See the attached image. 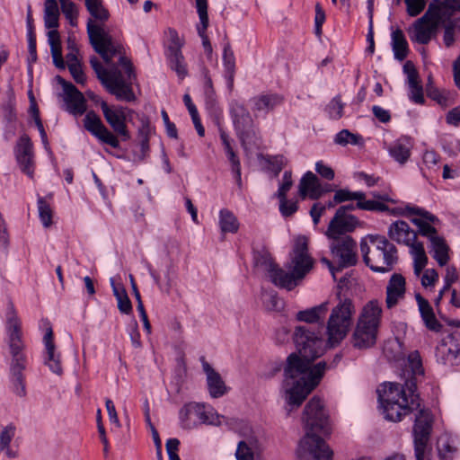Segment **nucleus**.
<instances>
[{
	"label": "nucleus",
	"instance_id": "obj_18",
	"mask_svg": "<svg viewBox=\"0 0 460 460\" xmlns=\"http://www.w3.org/2000/svg\"><path fill=\"white\" fill-rule=\"evenodd\" d=\"M334 204L343 203L349 200H356V207L358 209L367 211H387L388 207L377 200L366 199V193L363 191H352L349 189H339L333 196Z\"/></svg>",
	"mask_w": 460,
	"mask_h": 460
},
{
	"label": "nucleus",
	"instance_id": "obj_4",
	"mask_svg": "<svg viewBox=\"0 0 460 460\" xmlns=\"http://www.w3.org/2000/svg\"><path fill=\"white\" fill-rule=\"evenodd\" d=\"M90 64L97 75L98 79L107 90L119 101L132 102L135 94L131 87L134 71L130 60L120 56L119 66H112L109 69L103 68L97 58H92Z\"/></svg>",
	"mask_w": 460,
	"mask_h": 460
},
{
	"label": "nucleus",
	"instance_id": "obj_12",
	"mask_svg": "<svg viewBox=\"0 0 460 460\" xmlns=\"http://www.w3.org/2000/svg\"><path fill=\"white\" fill-rule=\"evenodd\" d=\"M435 4H429L424 15L417 19L409 28L408 33L411 41L425 45L435 35L441 22L433 14Z\"/></svg>",
	"mask_w": 460,
	"mask_h": 460
},
{
	"label": "nucleus",
	"instance_id": "obj_34",
	"mask_svg": "<svg viewBox=\"0 0 460 460\" xmlns=\"http://www.w3.org/2000/svg\"><path fill=\"white\" fill-rule=\"evenodd\" d=\"M269 279L277 287L286 288L288 290L293 289L297 286V281L300 280L294 272H287L283 269L279 268L277 264L267 275Z\"/></svg>",
	"mask_w": 460,
	"mask_h": 460
},
{
	"label": "nucleus",
	"instance_id": "obj_41",
	"mask_svg": "<svg viewBox=\"0 0 460 460\" xmlns=\"http://www.w3.org/2000/svg\"><path fill=\"white\" fill-rule=\"evenodd\" d=\"M410 248V253L413 260V271L417 277H420L422 270L428 263V256L425 252L423 243H416Z\"/></svg>",
	"mask_w": 460,
	"mask_h": 460
},
{
	"label": "nucleus",
	"instance_id": "obj_17",
	"mask_svg": "<svg viewBox=\"0 0 460 460\" xmlns=\"http://www.w3.org/2000/svg\"><path fill=\"white\" fill-rule=\"evenodd\" d=\"M436 358L444 365L460 364V332L449 333L440 341L436 349Z\"/></svg>",
	"mask_w": 460,
	"mask_h": 460
},
{
	"label": "nucleus",
	"instance_id": "obj_8",
	"mask_svg": "<svg viewBox=\"0 0 460 460\" xmlns=\"http://www.w3.org/2000/svg\"><path fill=\"white\" fill-rule=\"evenodd\" d=\"M181 426L185 429H196L200 425L219 426L224 416L219 415L210 405L190 402L185 403L179 411Z\"/></svg>",
	"mask_w": 460,
	"mask_h": 460
},
{
	"label": "nucleus",
	"instance_id": "obj_44",
	"mask_svg": "<svg viewBox=\"0 0 460 460\" xmlns=\"http://www.w3.org/2000/svg\"><path fill=\"white\" fill-rule=\"evenodd\" d=\"M437 447L440 457L445 460L452 459L457 450L456 441L447 434L438 438Z\"/></svg>",
	"mask_w": 460,
	"mask_h": 460
},
{
	"label": "nucleus",
	"instance_id": "obj_29",
	"mask_svg": "<svg viewBox=\"0 0 460 460\" xmlns=\"http://www.w3.org/2000/svg\"><path fill=\"white\" fill-rule=\"evenodd\" d=\"M43 342L46 350L44 358L45 364L49 367V370L54 374H62V366L60 361V354L56 351V347L53 341V332L49 327L43 337Z\"/></svg>",
	"mask_w": 460,
	"mask_h": 460
},
{
	"label": "nucleus",
	"instance_id": "obj_1",
	"mask_svg": "<svg viewBox=\"0 0 460 460\" xmlns=\"http://www.w3.org/2000/svg\"><path fill=\"white\" fill-rule=\"evenodd\" d=\"M294 341L298 354H291L284 369L282 390L287 404L299 407L307 395L318 385L326 369L323 361L312 366L325 349L323 340L303 326L296 328Z\"/></svg>",
	"mask_w": 460,
	"mask_h": 460
},
{
	"label": "nucleus",
	"instance_id": "obj_35",
	"mask_svg": "<svg viewBox=\"0 0 460 460\" xmlns=\"http://www.w3.org/2000/svg\"><path fill=\"white\" fill-rule=\"evenodd\" d=\"M429 4H435L433 14L441 22L450 21L452 15L460 12V0H433Z\"/></svg>",
	"mask_w": 460,
	"mask_h": 460
},
{
	"label": "nucleus",
	"instance_id": "obj_15",
	"mask_svg": "<svg viewBox=\"0 0 460 460\" xmlns=\"http://www.w3.org/2000/svg\"><path fill=\"white\" fill-rule=\"evenodd\" d=\"M101 108L103 116L116 133V137H121L122 140L127 141L130 138V134L128 129L126 120L128 114L131 111L130 110L122 106H109L106 102H101Z\"/></svg>",
	"mask_w": 460,
	"mask_h": 460
},
{
	"label": "nucleus",
	"instance_id": "obj_5",
	"mask_svg": "<svg viewBox=\"0 0 460 460\" xmlns=\"http://www.w3.org/2000/svg\"><path fill=\"white\" fill-rule=\"evenodd\" d=\"M368 242L369 245L363 242L360 243L366 264L376 272L392 270L398 259L396 247L382 235H369Z\"/></svg>",
	"mask_w": 460,
	"mask_h": 460
},
{
	"label": "nucleus",
	"instance_id": "obj_62",
	"mask_svg": "<svg viewBox=\"0 0 460 460\" xmlns=\"http://www.w3.org/2000/svg\"><path fill=\"white\" fill-rule=\"evenodd\" d=\"M315 171L319 173L323 178L326 180H332L334 178V171L327 164H325L323 161H319L315 164Z\"/></svg>",
	"mask_w": 460,
	"mask_h": 460
},
{
	"label": "nucleus",
	"instance_id": "obj_38",
	"mask_svg": "<svg viewBox=\"0 0 460 460\" xmlns=\"http://www.w3.org/2000/svg\"><path fill=\"white\" fill-rule=\"evenodd\" d=\"M110 283L112 288L113 295L117 299L119 312L125 314H131L132 305L124 286L120 283H116L113 278L110 279Z\"/></svg>",
	"mask_w": 460,
	"mask_h": 460
},
{
	"label": "nucleus",
	"instance_id": "obj_9",
	"mask_svg": "<svg viewBox=\"0 0 460 460\" xmlns=\"http://www.w3.org/2000/svg\"><path fill=\"white\" fill-rule=\"evenodd\" d=\"M87 33L93 48L107 65L111 64L115 55L121 54V45L115 43L112 37L101 26L93 24L92 20L87 22Z\"/></svg>",
	"mask_w": 460,
	"mask_h": 460
},
{
	"label": "nucleus",
	"instance_id": "obj_57",
	"mask_svg": "<svg viewBox=\"0 0 460 460\" xmlns=\"http://www.w3.org/2000/svg\"><path fill=\"white\" fill-rule=\"evenodd\" d=\"M223 61L226 72L233 75L235 66V58L229 44H226L224 47Z\"/></svg>",
	"mask_w": 460,
	"mask_h": 460
},
{
	"label": "nucleus",
	"instance_id": "obj_21",
	"mask_svg": "<svg viewBox=\"0 0 460 460\" xmlns=\"http://www.w3.org/2000/svg\"><path fill=\"white\" fill-rule=\"evenodd\" d=\"M84 128L101 142L110 145L114 148L119 146V140L114 133L109 130L100 117L93 111L86 113L84 119Z\"/></svg>",
	"mask_w": 460,
	"mask_h": 460
},
{
	"label": "nucleus",
	"instance_id": "obj_3",
	"mask_svg": "<svg viewBox=\"0 0 460 460\" xmlns=\"http://www.w3.org/2000/svg\"><path fill=\"white\" fill-rule=\"evenodd\" d=\"M406 371L411 376L405 381L404 386L395 383L385 384L378 390V398L385 418L391 421H400L402 416L420 407L419 396L415 394L416 376L423 374L420 356L417 350L407 357Z\"/></svg>",
	"mask_w": 460,
	"mask_h": 460
},
{
	"label": "nucleus",
	"instance_id": "obj_39",
	"mask_svg": "<svg viewBox=\"0 0 460 460\" xmlns=\"http://www.w3.org/2000/svg\"><path fill=\"white\" fill-rule=\"evenodd\" d=\"M392 49L394 58L400 61L406 58L409 53L407 40L402 30L397 29L392 32Z\"/></svg>",
	"mask_w": 460,
	"mask_h": 460
},
{
	"label": "nucleus",
	"instance_id": "obj_53",
	"mask_svg": "<svg viewBox=\"0 0 460 460\" xmlns=\"http://www.w3.org/2000/svg\"><path fill=\"white\" fill-rule=\"evenodd\" d=\"M166 33L170 41L169 53L181 52V49L184 44V40L179 36L176 30L169 28Z\"/></svg>",
	"mask_w": 460,
	"mask_h": 460
},
{
	"label": "nucleus",
	"instance_id": "obj_31",
	"mask_svg": "<svg viewBox=\"0 0 460 460\" xmlns=\"http://www.w3.org/2000/svg\"><path fill=\"white\" fill-rule=\"evenodd\" d=\"M202 367L207 376V385L211 397L218 398L227 392V388L221 376L205 360L202 361Z\"/></svg>",
	"mask_w": 460,
	"mask_h": 460
},
{
	"label": "nucleus",
	"instance_id": "obj_58",
	"mask_svg": "<svg viewBox=\"0 0 460 460\" xmlns=\"http://www.w3.org/2000/svg\"><path fill=\"white\" fill-rule=\"evenodd\" d=\"M292 186V173L290 171H286L283 174L282 181L280 182L279 190L276 192L275 196L277 198L287 197V193L289 191Z\"/></svg>",
	"mask_w": 460,
	"mask_h": 460
},
{
	"label": "nucleus",
	"instance_id": "obj_48",
	"mask_svg": "<svg viewBox=\"0 0 460 460\" xmlns=\"http://www.w3.org/2000/svg\"><path fill=\"white\" fill-rule=\"evenodd\" d=\"M38 211L41 224L49 228L52 225L53 210L43 198L38 199Z\"/></svg>",
	"mask_w": 460,
	"mask_h": 460
},
{
	"label": "nucleus",
	"instance_id": "obj_36",
	"mask_svg": "<svg viewBox=\"0 0 460 460\" xmlns=\"http://www.w3.org/2000/svg\"><path fill=\"white\" fill-rule=\"evenodd\" d=\"M430 243V252L433 259L441 267L447 264L449 261V246L443 236L433 237Z\"/></svg>",
	"mask_w": 460,
	"mask_h": 460
},
{
	"label": "nucleus",
	"instance_id": "obj_24",
	"mask_svg": "<svg viewBox=\"0 0 460 460\" xmlns=\"http://www.w3.org/2000/svg\"><path fill=\"white\" fill-rule=\"evenodd\" d=\"M15 156L22 171L32 178L34 172L32 143L27 135H22L19 138Z\"/></svg>",
	"mask_w": 460,
	"mask_h": 460
},
{
	"label": "nucleus",
	"instance_id": "obj_28",
	"mask_svg": "<svg viewBox=\"0 0 460 460\" xmlns=\"http://www.w3.org/2000/svg\"><path fill=\"white\" fill-rule=\"evenodd\" d=\"M406 282L402 275L394 273L391 276L386 286V306L393 308L404 297Z\"/></svg>",
	"mask_w": 460,
	"mask_h": 460
},
{
	"label": "nucleus",
	"instance_id": "obj_45",
	"mask_svg": "<svg viewBox=\"0 0 460 460\" xmlns=\"http://www.w3.org/2000/svg\"><path fill=\"white\" fill-rule=\"evenodd\" d=\"M254 264L258 270L264 272L266 275H268L276 265L270 254L264 250L254 253Z\"/></svg>",
	"mask_w": 460,
	"mask_h": 460
},
{
	"label": "nucleus",
	"instance_id": "obj_20",
	"mask_svg": "<svg viewBox=\"0 0 460 460\" xmlns=\"http://www.w3.org/2000/svg\"><path fill=\"white\" fill-rule=\"evenodd\" d=\"M409 211L414 213V217L411 218L413 225L418 227V233L429 239L438 237L439 234L436 229V226L439 224V219L428 210L422 208H409Z\"/></svg>",
	"mask_w": 460,
	"mask_h": 460
},
{
	"label": "nucleus",
	"instance_id": "obj_14",
	"mask_svg": "<svg viewBox=\"0 0 460 460\" xmlns=\"http://www.w3.org/2000/svg\"><path fill=\"white\" fill-rule=\"evenodd\" d=\"M432 429V417L428 410H420L413 428L416 460H423Z\"/></svg>",
	"mask_w": 460,
	"mask_h": 460
},
{
	"label": "nucleus",
	"instance_id": "obj_26",
	"mask_svg": "<svg viewBox=\"0 0 460 460\" xmlns=\"http://www.w3.org/2000/svg\"><path fill=\"white\" fill-rule=\"evenodd\" d=\"M387 234L389 238L398 244H403L411 247L417 242V233L411 228L409 224L402 220H398L390 225Z\"/></svg>",
	"mask_w": 460,
	"mask_h": 460
},
{
	"label": "nucleus",
	"instance_id": "obj_30",
	"mask_svg": "<svg viewBox=\"0 0 460 460\" xmlns=\"http://www.w3.org/2000/svg\"><path fill=\"white\" fill-rule=\"evenodd\" d=\"M298 191L303 199L306 197L317 199L323 193L318 178L312 172H307L303 175L298 185Z\"/></svg>",
	"mask_w": 460,
	"mask_h": 460
},
{
	"label": "nucleus",
	"instance_id": "obj_55",
	"mask_svg": "<svg viewBox=\"0 0 460 460\" xmlns=\"http://www.w3.org/2000/svg\"><path fill=\"white\" fill-rule=\"evenodd\" d=\"M15 435V427L12 424L4 427L0 432V450L8 447Z\"/></svg>",
	"mask_w": 460,
	"mask_h": 460
},
{
	"label": "nucleus",
	"instance_id": "obj_64",
	"mask_svg": "<svg viewBox=\"0 0 460 460\" xmlns=\"http://www.w3.org/2000/svg\"><path fill=\"white\" fill-rule=\"evenodd\" d=\"M105 405L108 411L110 421L116 427H120V422L119 420V417L113 402L111 399H106Z\"/></svg>",
	"mask_w": 460,
	"mask_h": 460
},
{
	"label": "nucleus",
	"instance_id": "obj_13",
	"mask_svg": "<svg viewBox=\"0 0 460 460\" xmlns=\"http://www.w3.org/2000/svg\"><path fill=\"white\" fill-rule=\"evenodd\" d=\"M314 260L308 253V240L305 236H298L295 240L290 254L288 269L295 276L302 279L313 268Z\"/></svg>",
	"mask_w": 460,
	"mask_h": 460
},
{
	"label": "nucleus",
	"instance_id": "obj_50",
	"mask_svg": "<svg viewBox=\"0 0 460 460\" xmlns=\"http://www.w3.org/2000/svg\"><path fill=\"white\" fill-rule=\"evenodd\" d=\"M197 11L199 13L200 25L197 27L199 35H206V30L208 26V3H199L196 4Z\"/></svg>",
	"mask_w": 460,
	"mask_h": 460
},
{
	"label": "nucleus",
	"instance_id": "obj_23",
	"mask_svg": "<svg viewBox=\"0 0 460 460\" xmlns=\"http://www.w3.org/2000/svg\"><path fill=\"white\" fill-rule=\"evenodd\" d=\"M262 450L261 442L254 432L251 431L243 435V438L237 443L234 456L236 460H254L260 457Z\"/></svg>",
	"mask_w": 460,
	"mask_h": 460
},
{
	"label": "nucleus",
	"instance_id": "obj_54",
	"mask_svg": "<svg viewBox=\"0 0 460 460\" xmlns=\"http://www.w3.org/2000/svg\"><path fill=\"white\" fill-rule=\"evenodd\" d=\"M409 85V98L415 103L421 104L424 102L423 89L420 84V80L410 82Z\"/></svg>",
	"mask_w": 460,
	"mask_h": 460
},
{
	"label": "nucleus",
	"instance_id": "obj_40",
	"mask_svg": "<svg viewBox=\"0 0 460 460\" xmlns=\"http://www.w3.org/2000/svg\"><path fill=\"white\" fill-rule=\"evenodd\" d=\"M218 225L222 234H235L239 229L237 217L227 208L219 211Z\"/></svg>",
	"mask_w": 460,
	"mask_h": 460
},
{
	"label": "nucleus",
	"instance_id": "obj_63",
	"mask_svg": "<svg viewBox=\"0 0 460 460\" xmlns=\"http://www.w3.org/2000/svg\"><path fill=\"white\" fill-rule=\"evenodd\" d=\"M439 160V155L433 150H428L423 154L422 162L428 169L434 168Z\"/></svg>",
	"mask_w": 460,
	"mask_h": 460
},
{
	"label": "nucleus",
	"instance_id": "obj_6",
	"mask_svg": "<svg viewBox=\"0 0 460 460\" xmlns=\"http://www.w3.org/2000/svg\"><path fill=\"white\" fill-rule=\"evenodd\" d=\"M381 316L382 308L376 300L364 305L352 336L355 348L367 349L376 344Z\"/></svg>",
	"mask_w": 460,
	"mask_h": 460
},
{
	"label": "nucleus",
	"instance_id": "obj_59",
	"mask_svg": "<svg viewBox=\"0 0 460 460\" xmlns=\"http://www.w3.org/2000/svg\"><path fill=\"white\" fill-rule=\"evenodd\" d=\"M456 28V21L450 20L445 24V31L443 40L447 47H450L455 41V30Z\"/></svg>",
	"mask_w": 460,
	"mask_h": 460
},
{
	"label": "nucleus",
	"instance_id": "obj_10",
	"mask_svg": "<svg viewBox=\"0 0 460 460\" xmlns=\"http://www.w3.org/2000/svg\"><path fill=\"white\" fill-rule=\"evenodd\" d=\"M5 332L11 357L26 356L23 352L25 344L22 340V321L11 300L7 303L5 313Z\"/></svg>",
	"mask_w": 460,
	"mask_h": 460
},
{
	"label": "nucleus",
	"instance_id": "obj_11",
	"mask_svg": "<svg viewBox=\"0 0 460 460\" xmlns=\"http://www.w3.org/2000/svg\"><path fill=\"white\" fill-rule=\"evenodd\" d=\"M230 113L237 136L243 147L246 148V146L255 137L253 119L245 106L236 101L231 102Z\"/></svg>",
	"mask_w": 460,
	"mask_h": 460
},
{
	"label": "nucleus",
	"instance_id": "obj_43",
	"mask_svg": "<svg viewBox=\"0 0 460 460\" xmlns=\"http://www.w3.org/2000/svg\"><path fill=\"white\" fill-rule=\"evenodd\" d=\"M59 9L56 0H46L44 4V23L48 29L58 27Z\"/></svg>",
	"mask_w": 460,
	"mask_h": 460
},
{
	"label": "nucleus",
	"instance_id": "obj_51",
	"mask_svg": "<svg viewBox=\"0 0 460 460\" xmlns=\"http://www.w3.org/2000/svg\"><path fill=\"white\" fill-rule=\"evenodd\" d=\"M279 200V212L280 214L285 217H288L293 216L298 209L297 201L296 200H289L287 199V197L284 198H278Z\"/></svg>",
	"mask_w": 460,
	"mask_h": 460
},
{
	"label": "nucleus",
	"instance_id": "obj_22",
	"mask_svg": "<svg viewBox=\"0 0 460 460\" xmlns=\"http://www.w3.org/2000/svg\"><path fill=\"white\" fill-rule=\"evenodd\" d=\"M57 80L63 87V100L66 103V110L74 115L84 113L86 105L83 93L74 84L66 82L62 77L57 76Z\"/></svg>",
	"mask_w": 460,
	"mask_h": 460
},
{
	"label": "nucleus",
	"instance_id": "obj_2",
	"mask_svg": "<svg viewBox=\"0 0 460 460\" xmlns=\"http://www.w3.org/2000/svg\"><path fill=\"white\" fill-rule=\"evenodd\" d=\"M302 422L305 435L297 449L298 460H332L333 452L319 434L331 433L329 412L323 402L314 396L305 406Z\"/></svg>",
	"mask_w": 460,
	"mask_h": 460
},
{
	"label": "nucleus",
	"instance_id": "obj_61",
	"mask_svg": "<svg viewBox=\"0 0 460 460\" xmlns=\"http://www.w3.org/2000/svg\"><path fill=\"white\" fill-rule=\"evenodd\" d=\"M420 280L424 288L432 287L438 280V274L434 269H428L423 272Z\"/></svg>",
	"mask_w": 460,
	"mask_h": 460
},
{
	"label": "nucleus",
	"instance_id": "obj_19",
	"mask_svg": "<svg viewBox=\"0 0 460 460\" xmlns=\"http://www.w3.org/2000/svg\"><path fill=\"white\" fill-rule=\"evenodd\" d=\"M358 223L355 216L344 213L343 208H338L329 223L325 234L329 239L349 236L347 234L354 231Z\"/></svg>",
	"mask_w": 460,
	"mask_h": 460
},
{
	"label": "nucleus",
	"instance_id": "obj_16",
	"mask_svg": "<svg viewBox=\"0 0 460 460\" xmlns=\"http://www.w3.org/2000/svg\"><path fill=\"white\" fill-rule=\"evenodd\" d=\"M330 249L332 256L338 260L341 269L357 263V243L350 236L330 239Z\"/></svg>",
	"mask_w": 460,
	"mask_h": 460
},
{
	"label": "nucleus",
	"instance_id": "obj_37",
	"mask_svg": "<svg viewBox=\"0 0 460 460\" xmlns=\"http://www.w3.org/2000/svg\"><path fill=\"white\" fill-rule=\"evenodd\" d=\"M327 311L328 304L322 303L321 305L312 308L299 311L296 314V319L300 322H305L308 323H323Z\"/></svg>",
	"mask_w": 460,
	"mask_h": 460
},
{
	"label": "nucleus",
	"instance_id": "obj_27",
	"mask_svg": "<svg viewBox=\"0 0 460 460\" xmlns=\"http://www.w3.org/2000/svg\"><path fill=\"white\" fill-rule=\"evenodd\" d=\"M284 97L279 93H268L252 97L250 100L254 113L268 114L280 106Z\"/></svg>",
	"mask_w": 460,
	"mask_h": 460
},
{
	"label": "nucleus",
	"instance_id": "obj_32",
	"mask_svg": "<svg viewBox=\"0 0 460 460\" xmlns=\"http://www.w3.org/2000/svg\"><path fill=\"white\" fill-rule=\"evenodd\" d=\"M412 142L410 137H402L393 142L388 153L400 164H404L411 157Z\"/></svg>",
	"mask_w": 460,
	"mask_h": 460
},
{
	"label": "nucleus",
	"instance_id": "obj_7",
	"mask_svg": "<svg viewBox=\"0 0 460 460\" xmlns=\"http://www.w3.org/2000/svg\"><path fill=\"white\" fill-rule=\"evenodd\" d=\"M355 306L351 299L339 296L332 307L326 325L327 344L338 346L348 335L353 323Z\"/></svg>",
	"mask_w": 460,
	"mask_h": 460
},
{
	"label": "nucleus",
	"instance_id": "obj_46",
	"mask_svg": "<svg viewBox=\"0 0 460 460\" xmlns=\"http://www.w3.org/2000/svg\"><path fill=\"white\" fill-rule=\"evenodd\" d=\"M85 6L90 14L96 20L104 22L109 19V12L102 0H85Z\"/></svg>",
	"mask_w": 460,
	"mask_h": 460
},
{
	"label": "nucleus",
	"instance_id": "obj_52",
	"mask_svg": "<svg viewBox=\"0 0 460 460\" xmlns=\"http://www.w3.org/2000/svg\"><path fill=\"white\" fill-rule=\"evenodd\" d=\"M344 104L339 96L334 97L327 105L326 111L329 117L333 119H339L342 116Z\"/></svg>",
	"mask_w": 460,
	"mask_h": 460
},
{
	"label": "nucleus",
	"instance_id": "obj_60",
	"mask_svg": "<svg viewBox=\"0 0 460 460\" xmlns=\"http://www.w3.org/2000/svg\"><path fill=\"white\" fill-rule=\"evenodd\" d=\"M428 96L438 102L442 106L447 105V97L445 93L440 92L438 89L433 87L431 84L427 86Z\"/></svg>",
	"mask_w": 460,
	"mask_h": 460
},
{
	"label": "nucleus",
	"instance_id": "obj_42",
	"mask_svg": "<svg viewBox=\"0 0 460 460\" xmlns=\"http://www.w3.org/2000/svg\"><path fill=\"white\" fill-rule=\"evenodd\" d=\"M383 351L388 359L400 361L404 358L406 349L399 338H393L385 341Z\"/></svg>",
	"mask_w": 460,
	"mask_h": 460
},
{
	"label": "nucleus",
	"instance_id": "obj_47",
	"mask_svg": "<svg viewBox=\"0 0 460 460\" xmlns=\"http://www.w3.org/2000/svg\"><path fill=\"white\" fill-rule=\"evenodd\" d=\"M170 66L172 70H174L177 75L183 79L187 74L186 63L184 61V57L181 52H173L169 53L168 56Z\"/></svg>",
	"mask_w": 460,
	"mask_h": 460
},
{
	"label": "nucleus",
	"instance_id": "obj_33",
	"mask_svg": "<svg viewBox=\"0 0 460 460\" xmlns=\"http://www.w3.org/2000/svg\"><path fill=\"white\" fill-rule=\"evenodd\" d=\"M415 298L425 326L432 332H440L442 324L436 318L433 308L429 305V301L422 297L419 293L415 295Z\"/></svg>",
	"mask_w": 460,
	"mask_h": 460
},
{
	"label": "nucleus",
	"instance_id": "obj_56",
	"mask_svg": "<svg viewBox=\"0 0 460 460\" xmlns=\"http://www.w3.org/2000/svg\"><path fill=\"white\" fill-rule=\"evenodd\" d=\"M406 4V12L411 16L419 15L425 8L427 0H404Z\"/></svg>",
	"mask_w": 460,
	"mask_h": 460
},
{
	"label": "nucleus",
	"instance_id": "obj_25",
	"mask_svg": "<svg viewBox=\"0 0 460 460\" xmlns=\"http://www.w3.org/2000/svg\"><path fill=\"white\" fill-rule=\"evenodd\" d=\"M27 357L16 356L12 357L10 363V380L13 392L23 397L26 394V387L24 383L23 370L26 368Z\"/></svg>",
	"mask_w": 460,
	"mask_h": 460
},
{
	"label": "nucleus",
	"instance_id": "obj_49",
	"mask_svg": "<svg viewBox=\"0 0 460 460\" xmlns=\"http://www.w3.org/2000/svg\"><path fill=\"white\" fill-rule=\"evenodd\" d=\"M334 142L340 146L350 145H360L362 143V137L359 135L353 134L347 129L341 130L336 134Z\"/></svg>",
	"mask_w": 460,
	"mask_h": 460
}]
</instances>
